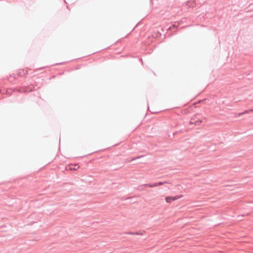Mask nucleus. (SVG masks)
<instances>
[{
  "instance_id": "10",
  "label": "nucleus",
  "mask_w": 253,
  "mask_h": 253,
  "mask_svg": "<svg viewBox=\"0 0 253 253\" xmlns=\"http://www.w3.org/2000/svg\"><path fill=\"white\" fill-rule=\"evenodd\" d=\"M143 157V156H139L134 157L133 158L139 159V158H142Z\"/></svg>"
},
{
  "instance_id": "1",
  "label": "nucleus",
  "mask_w": 253,
  "mask_h": 253,
  "mask_svg": "<svg viewBox=\"0 0 253 253\" xmlns=\"http://www.w3.org/2000/svg\"><path fill=\"white\" fill-rule=\"evenodd\" d=\"M27 74V71H25L24 69H20L17 73L15 74H13L12 75H10L9 78H8V80L11 82L13 80H16L17 76L20 77H25Z\"/></svg>"
},
{
  "instance_id": "11",
  "label": "nucleus",
  "mask_w": 253,
  "mask_h": 253,
  "mask_svg": "<svg viewBox=\"0 0 253 253\" xmlns=\"http://www.w3.org/2000/svg\"><path fill=\"white\" fill-rule=\"evenodd\" d=\"M45 68L44 67H41V68H40L36 69L35 70V71H38V70H40V69H43V68Z\"/></svg>"
},
{
  "instance_id": "3",
  "label": "nucleus",
  "mask_w": 253,
  "mask_h": 253,
  "mask_svg": "<svg viewBox=\"0 0 253 253\" xmlns=\"http://www.w3.org/2000/svg\"><path fill=\"white\" fill-rule=\"evenodd\" d=\"M79 167H80V166H79L78 164H75L74 165L73 164H71V165H69L67 166H66V169L67 170H77V169H78Z\"/></svg>"
},
{
  "instance_id": "2",
  "label": "nucleus",
  "mask_w": 253,
  "mask_h": 253,
  "mask_svg": "<svg viewBox=\"0 0 253 253\" xmlns=\"http://www.w3.org/2000/svg\"><path fill=\"white\" fill-rule=\"evenodd\" d=\"M183 197V195H177L176 196H167L165 198L166 202L168 203H171L173 201L181 199Z\"/></svg>"
},
{
  "instance_id": "12",
  "label": "nucleus",
  "mask_w": 253,
  "mask_h": 253,
  "mask_svg": "<svg viewBox=\"0 0 253 253\" xmlns=\"http://www.w3.org/2000/svg\"><path fill=\"white\" fill-rule=\"evenodd\" d=\"M63 64V62L58 63L55 64V65H61V64Z\"/></svg>"
},
{
  "instance_id": "8",
  "label": "nucleus",
  "mask_w": 253,
  "mask_h": 253,
  "mask_svg": "<svg viewBox=\"0 0 253 253\" xmlns=\"http://www.w3.org/2000/svg\"><path fill=\"white\" fill-rule=\"evenodd\" d=\"M89 155H90V154L84 155L83 156H80V157H73V158H76V159H77V158H83L84 157H86V156H88Z\"/></svg>"
},
{
  "instance_id": "16",
  "label": "nucleus",
  "mask_w": 253,
  "mask_h": 253,
  "mask_svg": "<svg viewBox=\"0 0 253 253\" xmlns=\"http://www.w3.org/2000/svg\"><path fill=\"white\" fill-rule=\"evenodd\" d=\"M137 26H138V24L137 25H136V26H135V28H136Z\"/></svg>"
},
{
  "instance_id": "6",
  "label": "nucleus",
  "mask_w": 253,
  "mask_h": 253,
  "mask_svg": "<svg viewBox=\"0 0 253 253\" xmlns=\"http://www.w3.org/2000/svg\"><path fill=\"white\" fill-rule=\"evenodd\" d=\"M166 183H167L166 182H156V183H154V186H155V187H156V186H160V185H163L164 184Z\"/></svg>"
},
{
  "instance_id": "14",
  "label": "nucleus",
  "mask_w": 253,
  "mask_h": 253,
  "mask_svg": "<svg viewBox=\"0 0 253 253\" xmlns=\"http://www.w3.org/2000/svg\"><path fill=\"white\" fill-rule=\"evenodd\" d=\"M198 124H199V122H198V121H197V122L195 123V124H196V125H197Z\"/></svg>"
},
{
  "instance_id": "13",
  "label": "nucleus",
  "mask_w": 253,
  "mask_h": 253,
  "mask_svg": "<svg viewBox=\"0 0 253 253\" xmlns=\"http://www.w3.org/2000/svg\"><path fill=\"white\" fill-rule=\"evenodd\" d=\"M97 158H99V159L103 158V156H99Z\"/></svg>"
},
{
  "instance_id": "4",
  "label": "nucleus",
  "mask_w": 253,
  "mask_h": 253,
  "mask_svg": "<svg viewBox=\"0 0 253 253\" xmlns=\"http://www.w3.org/2000/svg\"><path fill=\"white\" fill-rule=\"evenodd\" d=\"M186 5L189 7H194L195 5V2L193 1H188Z\"/></svg>"
},
{
  "instance_id": "5",
  "label": "nucleus",
  "mask_w": 253,
  "mask_h": 253,
  "mask_svg": "<svg viewBox=\"0 0 253 253\" xmlns=\"http://www.w3.org/2000/svg\"><path fill=\"white\" fill-rule=\"evenodd\" d=\"M14 91H18V92H26L27 91L25 89L23 88V89H21V88H14Z\"/></svg>"
},
{
  "instance_id": "7",
  "label": "nucleus",
  "mask_w": 253,
  "mask_h": 253,
  "mask_svg": "<svg viewBox=\"0 0 253 253\" xmlns=\"http://www.w3.org/2000/svg\"><path fill=\"white\" fill-rule=\"evenodd\" d=\"M253 109H250V110H246V111H245L243 112L239 113V116H240L241 115H243V114H246V113H248L250 112H252V111H253Z\"/></svg>"
},
{
  "instance_id": "9",
  "label": "nucleus",
  "mask_w": 253,
  "mask_h": 253,
  "mask_svg": "<svg viewBox=\"0 0 253 253\" xmlns=\"http://www.w3.org/2000/svg\"><path fill=\"white\" fill-rule=\"evenodd\" d=\"M146 187H155V186H154V183L153 184H145V185Z\"/></svg>"
},
{
  "instance_id": "15",
  "label": "nucleus",
  "mask_w": 253,
  "mask_h": 253,
  "mask_svg": "<svg viewBox=\"0 0 253 253\" xmlns=\"http://www.w3.org/2000/svg\"><path fill=\"white\" fill-rule=\"evenodd\" d=\"M140 60H141V61L142 62V63L143 64L142 59L140 58Z\"/></svg>"
}]
</instances>
